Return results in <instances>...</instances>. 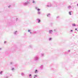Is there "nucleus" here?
I'll return each instance as SVG.
<instances>
[{
  "instance_id": "nucleus-11",
  "label": "nucleus",
  "mask_w": 78,
  "mask_h": 78,
  "mask_svg": "<svg viewBox=\"0 0 78 78\" xmlns=\"http://www.w3.org/2000/svg\"><path fill=\"white\" fill-rule=\"evenodd\" d=\"M33 3H34V1H33Z\"/></svg>"
},
{
  "instance_id": "nucleus-13",
  "label": "nucleus",
  "mask_w": 78,
  "mask_h": 78,
  "mask_svg": "<svg viewBox=\"0 0 78 78\" xmlns=\"http://www.w3.org/2000/svg\"><path fill=\"white\" fill-rule=\"evenodd\" d=\"M71 31H73V30H71Z\"/></svg>"
},
{
  "instance_id": "nucleus-2",
  "label": "nucleus",
  "mask_w": 78,
  "mask_h": 78,
  "mask_svg": "<svg viewBox=\"0 0 78 78\" xmlns=\"http://www.w3.org/2000/svg\"><path fill=\"white\" fill-rule=\"evenodd\" d=\"M73 26H74V27H75V26H76V25H75V24H72Z\"/></svg>"
},
{
  "instance_id": "nucleus-8",
  "label": "nucleus",
  "mask_w": 78,
  "mask_h": 78,
  "mask_svg": "<svg viewBox=\"0 0 78 78\" xmlns=\"http://www.w3.org/2000/svg\"><path fill=\"white\" fill-rule=\"evenodd\" d=\"M49 41H50V40H51V38H50L49 39Z\"/></svg>"
},
{
  "instance_id": "nucleus-4",
  "label": "nucleus",
  "mask_w": 78,
  "mask_h": 78,
  "mask_svg": "<svg viewBox=\"0 0 78 78\" xmlns=\"http://www.w3.org/2000/svg\"><path fill=\"white\" fill-rule=\"evenodd\" d=\"M50 14H48L47 15V16L48 17V16H50Z\"/></svg>"
},
{
  "instance_id": "nucleus-9",
  "label": "nucleus",
  "mask_w": 78,
  "mask_h": 78,
  "mask_svg": "<svg viewBox=\"0 0 78 78\" xmlns=\"http://www.w3.org/2000/svg\"><path fill=\"white\" fill-rule=\"evenodd\" d=\"M37 10H38V11H40V9H37Z\"/></svg>"
},
{
  "instance_id": "nucleus-15",
  "label": "nucleus",
  "mask_w": 78,
  "mask_h": 78,
  "mask_svg": "<svg viewBox=\"0 0 78 78\" xmlns=\"http://www.w3.org/2000/svg\"><path fill=\"white\" fill-rule=\"evenodd\" d=\"M77 6H78V4H77Z\"/></svg>"
},
{
  "instance_id": "nucleus-14",
  "label": "nucleus",
  "mask_w": 78,
  "mask_h": 78,
  "mask_svg": "<svg viewBox=\"0 0 78 78\" xmlns=\"http://www.w3.org/2000/svg\"><path fill=\"white\" fill-rule=\"evenodd\" d=\"M28 31L29 32H30V30H28Z\"/></svg>"
},
{
  "instance_id": "nucleus-5",
  "label": "nucleus",
  "mask_w": 78,
  "mask_h": 78,
  "mask_svg": "<svg viewBox=\"0 0 78 78\" xmlns=\"http://www.w3.org/2000/svg\"><path fill=\"white\" fill-rule=\"evenodd\" d=\"M38 23H39L41 22L40 20L38 19Z\"/></svg>"
},
{
  "instance_id": "nucleus-6",
  "label": "nucleus",
  "mask_w": 78,
  "mask_h": 78,
  "mask_svg": "<svg viewBox=\"0 0 78 78\" xmlns=\"http://www.w3.org/2000/svg\"><path fill=\"white\" fill-rule=\"evenodd\" d=\"M34 77H37V75H35L34 76Z\"/></svg>"
},
{
  "instance_id": "nucleus-7",
  "label": "nucleus",
  "mask_w": 78,
  "mask_h": 78,
  "mask_svg": "<svg viewBox=\"0 0 78 78\" xmlns=\"http://www.w3.org/2000/svg\"><path fill=\"white\" fill-rule=\"evenodd\" d=\"M37 71V70H35V73H36Z\"/></svg>"
},
{
  "instance_id": "nucleus-12",
  "label": "nucleus",
  "mask_w": 78,
  "mask_h": 78,
  "mask_svg": "<svg viewBox=\"0 0 78 78\" xmlns=\"http://www.w3.org/2000/svg\"><path fill=\"white\" fill-rule=\"evenodd\" d=\"M75 30H77V29H76V28L75 29Z\"/></svg>"
},
{
  "instance_id": "nucleus-1",
  "label": "nucleus",
  "mask_w": 78,
  "mask_h": 78,
  "mask_svg": "<svg viewBox=\"0 0 78 78\" xmlns=\"http://www.w3.org/2000/svg\"><path fill=\"white\" fill-rule=\"evenodd\" d=\"M53 31L52 30H49V33H52Z\"/></svg>"
},
{
  "instance_id": "nucleus-10",
  "label": "nucleus",
  "mask_w": 78,
  "mask_h": 78,
  "mask_svg": "<svg viewBox=\"0 0 78 78\" xmlns=\"http://www.w3.org/2000/svg\"><path fill=\"white\" fill-rule=\"evenodd\" d=\"M31 76V75L30 74L29 76Z\"/></svg>"
},
{
  "instance_id": "nucleus-3",
  "label": "nucleus",
  "mask_w": 78,
  "mask_h": 78,
  "mask_svg": "<svg viewBox=\"0 0 78 78\" xmlns=\"http://www.w3.org/2000/svg\"><path fill=\"white\" fill-rule=\"evenodd\" d=\"M71 12H69V15H72V14H71Z\"/></svg>"
},
{
  "instance_id": "nucleus-16",
  "label": "nucleus",
  "mask_w": 78,
  "mask_h": 78,
  "mask_svg": "<svg viewBox=\"0 0 78 78\" xmlns=\"http://www.w3.org/2000/svg\"><path fill=\"white\" fill-rule=\"evenodd\" d=\"M34 78H35V77H34Z\"/></svg>"
}]
</instances>
